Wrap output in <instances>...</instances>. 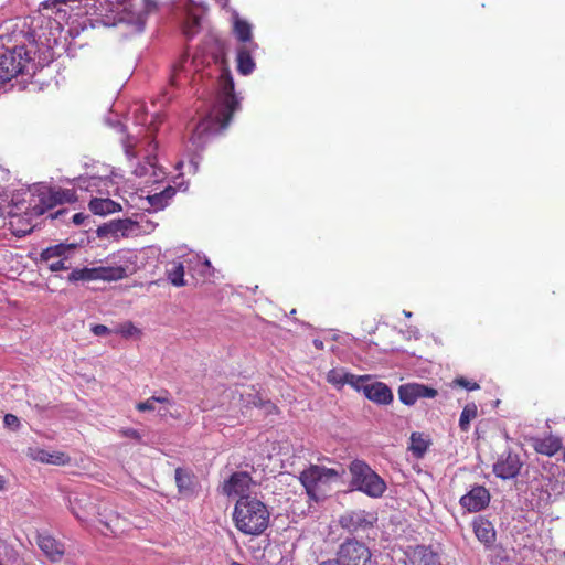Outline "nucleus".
I'll return each instance as SVG.
<instances>
[{"label":"nucleus","instance_id":"1","mask_svg":"<svg viewBox=\"0 0 565 565\" xmlns=\"http://www.w3.org/2000/svg\"><path fill=\"white\" fill-rule=\"evenodd\" d=\"M239 108L234 92V81L228 70L220 76V92L210 113L196 125L190 141L195 148H202L206 138L224 130L231 122L233 113Z\"/></svg>","mask_w":565,"mask_h":565},{"label":"nucleus","instance_id":"2","mask_svg":"<svg viewBox=\"0 0 565 565\" xmlns=\"http://www.w3.org/2000/svg\"><path fill=\"white\" fill-rule=\"evenodd\" d=\"M267 507L253 497H241L234 508L233 520L236 529L246 535H260L269 524Z\"/></svg>","mask_w":565,"mask_h":565},{"label":"nucleus","instance_id":"3","mask_svg":"<svg viewBox=\"0 0 565 565\" xmlns=\"http://www.w3.org/2000/svg\"><path fill=\"white\" fill-rule=\"evenodd\" d=\"M31 201L26 209L30 215H42L46 211L63 203L77 200L76 193L71 189L51 188L44 183H36L30 189Z\"/></svg>","mask_w":565,"mask_h":565},{"label":"nucleus","instance_id":"4","mask_svg":"<svg viewBox=\"0 0 565 565\" xmlns=\"http://www.w3.org/2000/svg\"><path fill=\"white\" fill-rule=\"evenodd\" d=\"M352 476L351 486L371 498L383 495L386 484L384 480L362 460H353L349 467Z\"/></svg>","mask_w":565,"mask_h":565},{"label":"nucleus","instance_id":"5","mask_svg":"<svg viewBox=\"0 0 565 565\" xmlns=\"http://www.w3.org/2000/svg\"><path fill=\"white\" fill-rule=\"evenodd\" d=\"M340 476L341 473L335 469L311 465L300 473L299 480L307 494L318 502L326 498V487Z\"/></svg>","mask_w":565,"mask_h":565},{"label":"nucleus","instance_id":"6","mask_svg":"<svg viewBox=\"0 0 565 565\" xmlns=\"http://www.w3.org/2000/svg\"><path fill=\"white\" fill-rule=\"evenodd\" d=\"M379 521L377 512L374 510L350 509L345 510L338 518L339 526L347 532L349 537L367 535L373 531Z\"/></svg>","mask_w":565,"mask_h":565},{"label":"nucleus","instance_id":"7","mask_svg":"<svg viewBox=\"0 0 565 565\" xmlns=\"http://www.w3.org/2000/svg\"><path fill=\"white\" fill-rule=\"evenodd\" d=\"M31 58L23 45H15L0 55V82L11 81L19 74L28 73Z\"/></svg>","mask_w":565,"mask_h":565},{"label":"nucleus","instance_id":"8","mask_svg":"<svg viewBox=\"0 0 565 565\" xmlns=\"http://www.w3.org/2000/svg\"><path fill=\"white\" fill-rule=\"evenodd\" d=\"M334 557L341 565H373L371 548L356 537H347L335 551Z\"/></svg>","mask_w":565,"mask_h":565},{"label":"nucleus","instance_id":"9","mask_svg":"<svg viewBox=\"0 0 565 565\" xmlns=\"http://www.w3.org/2000/svg\"><path fill=\"white\" fill-rule=\"evenodd\" d=\"M523 467V462L516 452L511 450L502 452L492 466V472L501 480L515 479Z\"/></svg>","mask_w":565,"mask_h":565},{"label":"nucleus","instance_id":"10","mask_svg":"<svg viewBox=\"0 0 565 565\" xmlns=\"http://www.w3.org/2000/svg\"><path fill=\"white\" fill-rule=\"evenodd\" d=\"M405 557L406 565H440L439 553L430 545L408 546Z\"/></svg>","mask_w":565,"mask_h":565},{"label":"nucleus","instance_id":"11","mask_svg":"<svg viewBox=\"0 0 565 565\" xmlns=\"http://www.w3.org/2000/svg\"><path fill=\"white\" fill-rule=\"evenodd\" d=\"M460 505L469 512H479L490 502V492L483 486L473 487L460 498Z\"/></svg>","mask_w":565,"mask_h":565},{"label":"nucleus","instance_id":"12","mask_svg":"<svg viewBox=\"0 0 565 565\" xmlns=\"http://www.w3.org/2000/svg\"><path fill=\"white\" fill-rule=\"evenodd\" d=\"M252 477L247 472H234L222 487L224 494L246 497L245 492L249 491Z\"/></svg>","mask_w":565,"mask_h":565},{"label":"nucleus","instance_id":"13","mask_svg":"<svg viewBox=\"0 0 565 565\" xmlns=\"http://www.w3.org/2000/svg\"><path fill=\"white\" fill-rule=\"evenodd\" d=\"M196 57L189 60V54L184 53L180 58L172 65L170 83L171 85H179L181 81L188 79L192 72H198Z\"/></svg>","mask_w":565,"mask_h":565},{"label":"nucleus","instance_id":"14","mask_svg":"<svg viewBox=\"0 0 565 565\" xmlns=\"http://www.w3.org/2000/svg\"><path fill=\"white\" fill-rule=\"evenodd\" d=\"M134 118L137 125L147 127L149 134L158 129L159 124L162 122V116L158 111L149 114L142 104H136L134 109Z\"/></svg>","mask_w":565,"mask_h":565},{"label":"nucleus","instance_id":"15","mask_svg":"<svg viewBox=\"0 0 565 565\" xmlns=\"http://www.w3.org/2000/svg\"><path fill=\"white\" fill-rule=\"evenodd\" d=\"M364 396L380 405H388L393 402V393L391 388L382 382L371 383L365 386Z\"/></svg>","mask_w":565,"mask_h":565},{"label":"nucleus","instance_id":"16","mask_svg":"<svg viewBox=\"0 0 565 565\" xmlns=\"http://www.w3.org/2000/svg\"><path fill=\"white\" fill-rule=\"evenodd\" d=\"M38 545L52 562L60 561L64 555L63 544L49 534H39Z\"/></svg>","mask_w":565,"mask_h":565},{"label":"nucleus","instance_id":"17","mask_svg":"<svg viewBox=\"0 0 565 565\" xmlns=\"http://www.w3.org/2000/svg\"><path fill=\"white\" fill-rule=\"evenodd\" d=\"M473 532L477 539L486 544L491 545L495 540V531L492 523L483 518L473 521Z\"/></svg>","mask_w":565,"mask_h":565},{"label":"nucleus","instance_id":"18","mask_svg":"<svg viewBox=\"0 0 565 565\" xmlns=\"http://www.w3.org/2000/svg\"><path fill=\"white\" fill-rule=\"evenodd\" d=\"M175 482L179 492L182 494H192L195 489V477L182 468L175 469Z\"/></svg>","mask_w":565,"mask_h":565},{"label":"nucleus","instance_id":"19","mask_svg":"<svg viewBox=\"0 0 565 565\" xmlns=\"http://www.w3.org/2000/svg\"><path fill=\"white\" fill-rule=\"evenodd\" d=\"M90 211L96 215H108L115 213L120 210V204L115 201L106 198V199H93L89 202Z\"/></svg>","mask_w":565,"mask_h":565},{"label":"nucleus","instance_id":"20","mask_svg":"<svg viewBox=\"0 0 565 565\" xmlns=\"http://www.w3.org/2000/svg\"><path fill=\"white\" fill-rule=\"evenodd\" d=\"M236 62L238 73L245 76L252 74L256 66L249 49L245 46L237 50Z\"/></svg>","mask_w":565,"mask_h":565},{"label":"nucleus","instance_id":"21","mask_svg":"<svg viewBox=\"0 0 565 565\" xmlns=\"http://www.w3.org/2000/svg\"><path fill=\"white\" fill-rule=\"evenodd\" d=\"M33 458L38 461L51 465L63 466L70 461V457L62 451L49 452L46 450L38 449Z\"/></svg>","mask_w":565,"mask_h":565},{"label":"nucleus","instance_id":"22","mask_svg":"<svg viewBox=\"0 0 565 565\" xmlns=\"http://www.w3.org/2000/svg\"><path fill=\"white\" fill-rule=\"evenodd\" d=\"M561 448V441L555 437H547L536 439L534 443V449L536 452L545 456H554Z\"/></svg>","mask_w":565,"mask_h":565},{"label":"nucleus","instance_id":"23","mask_svg":"<svg viewBox=\"0 0 565 565\" xmlns=\"http://www.w3.org/2000/svg\"><path fill=\"white\" fill-rule=\"evenodd\" d=\"M97 280L117 281L127 276L126 269L117 267H96Z\"/></svg>","mask_w":565,"mask_h":565},{"label":"nucleus","instance_id":"24","mask_svg":"<svg viewBox=\"0 0 565 565\" xmlns=\"http://www.w3.org/2000/svg\"><path fill=\"white\" fill-rule=\"evenodd\" d=\"M428 449V441L419 433H412L409 438L408 450L416 458H422Z\"/></svg>","mask_w":565,"mask_h":565},{"label":"nucleus","instance_id":"25","mask_svg":"<svg viewBox=\"0 0 565 565\" xmlns=\"http://www.w3.org/2000/svg\"><path fill=\"white\" fill-rule=\"evenodd\" d=\"M417 383H408L401 385L398 388V396L403 404L414 405L418 399Z\"/></svg>","mask_w":565,"mask_h":565},{"label":"nucleus","instance_id":"26","mask_svg":"<svg viewBox=\"0 0 565 565\" xmlns=\"http://www.w3.org/2000/svg\"><path fill=\"white\" fill-rule=\"evenodd\" d=\"M200 17L189 13L186 20L182 24V33L188 41L192 40L200 31Z\"/></svg>","mask_w":565,"mask_h":565},{"label":"nucleus","instance_id":"27","mask_svg":"<svg viewBox=\"0 0 565 565\" xmlns=\"http://www.w3.org/2000/svg\"><path fill=\"white\" fill-rule=\"evenodd\" d=\"M477 414L478 409L475 403H468L463 407L459 418V427L462 431L469 430L470 422L477 417Z\"/></svg>","mask_w":565,"mask_h":565},{"label":"nucleus","instance_id":"28","mask_svg":"<svg viewBox=\"0 0 565 565\" xmlns=\"http://www.w3.org/2000/svg\"><path fill=\"white\" fill-rule=\"evenodd\" d=\"M173 194L174 190L172 188H168L160 193L148 196V201L153 210H162Z\"/></svg>","mask_w":565,"mask_h":565},{"label":"nucleus","instance_id":"29","mask_svg":"<svg viewBox=\"0 0 565 565\" xmlns=\"http://www.w3.org/2000/svg\"><path fill=\"white\" fill-rule=\"evenodd\" d=\"M168 279L175 287L185 286L184 266L182 263H174L173 267L168 270Z\"/></svg>","mask_w":565,"mask_h":565},{"label":"nucleus","instance_id":"30","mask_svg":"<svg viewBox=\"0 0 565 565\" xmlns=\"http://www.w3.org/2000/svg\"><path fill=\"white\" fill-rule=\"evenodd\" d=\"M234 32L241 42H250L252 26L248 22L236 19L234 23Z\"/></svg>","mask_w":565,"mask_h":565},{"label":"nucleus","instance_id":"31","mask_svg":"<svg viewBox=\"0 0 565 565\" xmlns=\"http://www.w3.org/2000/svg\"><path fill=\"white\" fill-rule=\"evenodd\" d=\"M350 372L344 369H332L327 374V381L337 386L347 384Z\"/></svg>","mask_w":565,"mask_h":565},{"label":"nucleus","instance_id":"32","mask_svg":"<svg viewBox=\"0 0 565 565\" xmlns=\"http://www.w3.org/2000/svg\"><path fill=\"white\" fill-rule=\"evenodd\" d=\"M110 227L114 234H121L122 236H126L135 230L136 223L130 220H118L117 222L111 223Z\"/></svg>","mask_w":565,"mask_h":565},{"label":"nucleus","instance_id":"33","mask_svg":"<svg viewBox=\"0 0 565 565\" xmlns=\"http://www.w3.org/2000/svg\"><path fill=\"white\" fill-rule=\"evenodd\" d=\"M71 281L97 280L96 268L75 269L70 274Z\"/></svg>","mask_w":565,"mask_h":565},{"label":"nucleus","instance_id":"34","mask_svg":"<svg viewBox=\"0 0 565 565\" xmlns=\"http://www.w3.org/2000/svg\"><path fill=\"white\" fill-rule=\"evenodd\" d=\"M73 249V246L72 245H64V244H58V245H55V246H52V247H49L46 248L43 253H42V257L46 260L51 259V258H56V257H60V256H63L65 255L67 252L72 250Z\"/></svg>","mask_w":565,"mask_h":565},{"label":"nucleus","instance_id":"35","mask_svg":"<svg viewBox=\"0 0 565 565\" xmlns=\"http://www.w3.org/2000/svg\"><path fill=\"white\" fill-rule=\"evenodd\" d=\"M370 375H355L350 373L347 384L352 386L358 392L364 393V387L369 385L366 382L370 381Z\"/></svg>","mask_w":565,"mask_h":565},{"label":"nucleus","instance_id":"36","mask_svg":"<svg viewBox=\"0 0 565 565\" xmlns=\"http://www.w3.org/2000/svg\"><path fill=\"white\" fill-rule=\"evenodd\" d=\"M116 332L120 333L125 338H130L140 333L139 329H137L131 322L120 324Z\"/></svg>","mask_w":565,"mask_h":565},{"label":"nucleus","instance_id":"37","mask_svg":"<svg viewBox=\"0 0 565 565\" xmlns=\"http://www.w3.org/2000/svg\"><path fill=\"white\" fill-rule=\"evenodd\" d=\"M417 393L419 398H434L437 395V391L433 387L417 383Z\"/></svg>","mask_w":565,"mask_h":565},{"label":"nucleus","instance_id":"38","mask_svg":"<svg viewBox=\"0 0 565 565\" xmlns=\"http://www.w3.org/2000/svg\"><path fill=\"white\" fill-rule=\"evenodd\" d=\"M3 424L11 430H18L20 428V419L13 414H6Z\"/></svg>","mask_w":565,"mask_h":565},{"label":"nucleus","instance_id":"39","mask_svg":"<svg viewBox=\"0 0 565 565\" xmlns=\"http://www.w3.org/2000/svg\"><path fill=\"white\" fill-rule=\"evenodd\" d=\"M156 401H153V396H151L150 398L143 401V402H140L136 405V408L139 411V412H151V411H154L156 409Z\"/></svg>","mask_w":565,"mask_h":565},{"label":"nucleus","instance_id":"40","mask_svg":"<svg viewBox=\"0 0 565 565\" xmlns=\"http://www.w3.org/2000/svg\"><path fill=\"white\" fill-rule=\"evenodd\" d=\"M456 383H457L459 386H461V387H463V388H466V390H468V391H476V390H478V388H479V384H477V383H475V382H470V381H468V380H466V379H463V377H459V379H457V380H456Z\"/></svg>","mask_w":565,"mask_h":565},{"label":"nucleus","instance_id":"41","mask_svg":"<svg viewBox=\"0 0 565 565\" xmlns=\"http://www.w3.org/2000/svg\"><path fill=\"white\" fill-rule=\"evenodd\" d=\"M90 330L97 337H104L111 332V330L104 324H94Z\"/></svg>","mask_w":565,"mask_h":565},{"label":"nucleus","instance_id":"42","mask_svg":"<svg viewBox=\"0 0 565 565\" xmlns=\"http://www.w3.org/2000/svg\"><path fill=\"white\" fill-rule=\"evenodd\" d=\"M153 401H156V403H160V404H167V405L173 404V402L170 397V394L167 391L162 392L160 395H153Z\"/></svg>","mask_w":565,"mask_h":565},{"label":"nucleus","instance_id":"43","mask_svg":"<svg viewBox=\"0 0 565 565\" xmlns=\"http://www.w3.org/2000/svg\"><path fill=\"white\" fill-rule=\"evenodd\" d=\"M66 259H57L50 264V269L52 271H60L66 269Z\"/></svg>","mask_w":565,"mask_h":565},{"label":"nucleus","instance_id":"44","mask_svg":"<svg viewBox=\"0 0 565 565\" xmlns=\"http://www.w3.org/2000/svg\"><path fill=\"white\" fill-rule=\"evenodd\" d=\"M76 501H79V499H78V498H75L74 500H70V504H71L72 512H73V514H74L78 520H81V521H85V520H86V518H87V513H82L81 511H78V510L76 509V507L74 505V503H75Z\"/></svg>","mask_w":565,"mask_h":565},{"label":"nucleus","instance_id":"45","mask_svg":"<svg viewBox=\"0 0 565 565\" xmlns=\"http://www.w3.org/2000/svg\"><path fill=\"white\" fill-rule=\"evenodd\" d=\"M120 433L122 436L128 437V438L138 439V440L141 438L139 431L134 428H126V429H122Z\"/></svg>","mask_w":565,"mask_h":565},{"label":"nucleus","instance_id":"46","mask_svg":"<svg viewBox=\"0 0 565 565\" xmlns=\"http://www.w3.org/2000/svg\"><path fill=\"white\" fill-rule=\"evenodd\" d=\"M122 145L125 147V151L128 156L131 154V149L135 146V139L130 136H127L126 139L122 140Z\"/></svg>","mask_w":565,"mask_h":565},{"label":"nucleus","instance_id":"47","mask_svg":"<svg viewBox=\"0 0 565 565\" xmlns=\"http://www.w3.org/2000/svg\"><path fill=\"white\" fill-rule=\"evenodd\" d=\"M87 218H88V215H85L84 213H76L73 215L72 222L75 225H83L85 220H87Z\"/></svg>","mask_w":565,"mask_h":565},{"label":"nucleus","instance_id":"48","mask_svg":"<svg viewBox=\"0 0 565 565\" xmlns=\"http://www.w3.org/2000/svg\"><path fill=\"white\" fill-rule=\"evenodd\" d=\"M148 166L149 167H140V168L136 169V174L138 177L147 175L148 174V170L154 168L153 163H151L150 161L148 162Z\"/></svg>","mask_w":565,"mask_h":565},{"label":"nucleus","instance_id":"49","mask_svg":"<svg viewBox=\"0 0 565 565\" xmlns=\"http://www.w3.org/2000/svg\"><path fill=\"white\" fill-rule=\"evenodd\" d=\"M106 181H107L106 179H103V178H99V177H92V178H89L88 183H87L86 186L87 188L93 186V185L95 186L98 183L106 182Z\"/></svg>","mask_w":565,"mask_h":565},{"label":"nucleus","instance_id":"50","mask_svg":"<svg viewBox=\"0 0 565 565\" xmlns=\"http://www.w3.org/2000/svg\"><path fill=\"white\" fill-rule=\"evenodd\" d=\"M189 169L192 173H196L199 170V161L195 158H192L189 162Z\"/></svg>","mask_w":565,"mask_h":565},{"label":"nucleus","instance_id":"51","mask_svg":"<svg viewBox=\"0 0 565 565\" xmlns=\"http://www.w3.org/2000/svg\"><path fill=\"white\" fill-rule=\"evenodd\" d=\"M318 565H341L335 557L320 562Z\"/></svg>","mask_w":565,"mask_h":565},{"label":"nucleus","instance_id":"52","mask_svg":"<svg viewBox=\"0 0 565 565\" xmlns=\"http://www.w3.org/2000/svg\"><path fill=\"white\" fill-rule=\"evenodd\" d=\"M64 213H66V210L65 209H61L56 213L51 214L50 216H51V218H57L58 216L63 215Z\"/></svg>","mask_w":565,"mask_h":565},{"label":"nucleus","instance_id":"53","mask_svg":"<svg viewBox=\"0 0 565 565\" xmlns=\"http://www.w3.org/2000/svg\"><path fill=\"white\" fill-rule=\"evenodd\" d=\"M114 127H115L119 132H122V134L125 132V126H124L121 122H119V121H118V122H116V124L114 125Z\"/></svg>","mask_w":565,"mask_h":565},{"label":"nucleus","instance_id":"54","mask_svg":"<svg viewBox=\"0 0 565 565\" xmlns=\"http://www.w3.org/2000/svg\"><path fill=\"white\" fill-rule=\"evenodd\" d=\"M313 344L317 349L322 350L323 349V342L321 340L316 339L313 341Z\"/></svg>","mask_w":565,"mask_h":565},{"label":"nucleus","instance_id":"55","mask_svg":"<svg viewBox=\"0 0 565 565\" xmlns=\"http://www.w3.org/2000/svg\"><path fill=\"white\" fill-rule=\"evenodd\" d=\"M203 265L206 267V268H210L211 267V263L207 258H204L203 260Z\"/></svg>","mask_w":565,"mask_h":565},{"label":"nucleus","instance_id":"56","mask_svg":"<svg viewBox=\"0 0 565 565\" xmlns=\"http://www.w3.org/2000/svg\"><path fill=\"white\" fill-rule=\"evenodd\" d=\"M403 313L407 318L412 317V312H409V311L404 310Z\"/></svg>","mask_w":565,"mask_h":565},{"label":"nucleus","instance_id":"57","mask_svg":"<svg viewBox=\"0 0 565 565\" xmlns=\"http://www.w3.org/2000/svg\"><path fill=\"white\" fill-rule=\"evenodd\" d=\"M29 232H31V230H29V231H22V234H20V233H19V235H20V236H23V235L28 234Z\"/></svg>","mask_w":565,"mask_h":565},{"label":"nucleus","instance_id":"58","mask_svg":"<svg viewBox=\"0 0 565 565\" xmlns=\"http://www.w3.org/2000/svg\"><path fill=\"white\" fill-rule=\"evenodd\" d=\"M231 565H244V564L238 563V562H232V564H231Z\"/></svg>","mask_w":565,"mask_h":565},{"label":"nucleus","instance_id":"59","mask_svg":"<svg viewBox=\"0 0 565 565\" xmlns=\"http://www.w3.org/2000/svg\"><path fill=\"white\" fill-rule=\"evenodd\" d=\"M417 334H418V330H415V331H414V335H415V338H418V335H417Z\"/></svg>","mask_w":565,"mask_h":565},{"label":"nucleus","instance_id":"60","mask_svg":"<svg viewBox=\"0 0 565 565\" xmlns=\"http://www.w3.org/2000/svg\"><path fill=\"white\" fill-rule=\"evenodd\" d=\"M2 483H3L2 477L0 476V489L2 488Z\"/></svg>","mask_w":565,"mask_h":565},{"label":"nucleus","instance_id":"61","mask_svg":"<svg viewBox=\"0 0 565 565\" xmlns=\"http://www.w3.org/2000/svg\"><path fill=\"white\" fill-rule=\"evenodd\" d=\"M227 2H228V0H224V4H223V6H226V4H227Z\"/></svg>","mask_w":565,"mask_h":565}]
</instances>
